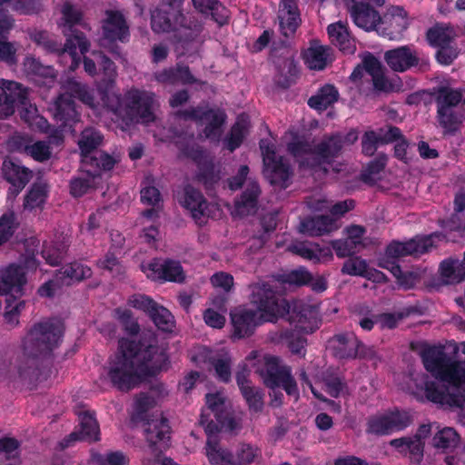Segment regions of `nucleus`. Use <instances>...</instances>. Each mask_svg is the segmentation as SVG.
Segmentation results:
<instances>
[{"label": "nucleus", "mask_w": 465, "mask_h": 465, "mask_svg": "<svg viewBox=\"0 0 465 465\" xmlns=\"http://www.w3.org/2000/svg\"><path fill=\"white\" fill-rule=\"evenodd\" d=\"M21 441L15 437L3 436L0 438V455L6 460H13L20 457Z\"/></svg>", "instance_id": "4d7b16f0"}, {"label": "nucleus", "mask_w": 465, "mask_h": 465, "mask_svg": "<svg viewBox=\"0 0 465 465\" xmlns=\"http://www.w3.org/2000/svg\"><path fill=\"white\" fill-rule=\"evenodd\" d=\"M382 131V129H380V133H377L373 130H369L363 134L361 137V153L364 155H374L379 145L393 143L401 136V131L397 126H389L384 134H381Z\"/></svg>", "instance_id": "b1692460"}, {"label": "nucleus", "mask_w": 465, "mask_h": 465, "mask_svg": "<svg viewBox=\"0 0 465 465\" xmlns=\"http://www.w3.org/2000/svg\"><path fill=\"white\" fill-rule=\"evenodd\" d=\"M245 400L250 411L253 412L262 411L263 408V392L262 389L250 386L240 391Z\"/></svg>", "instance_id": "5fc2aeb1"}, {"label": "nucleus", "mask_w": 465, "mask_h": 465, "mask_svg": "<svg viewBox=\"0 0 465 465\" xmlns=\"http://www.w3.org/2000/svg\"><path fill=\"white\" fill-rule=\"evenodd\" d=\"M411 417L406 411L395 410L368 418L366 432L376 436L391 435L401 431L411 424Z\"/></svg>", "instance_id": "4468645a"}, {"label": "nucleus", "mask_w": 465, "mask_h": 465, "mask_svg": "<svg viewBox=\"0 0 465 465\" xmlns=\"http://www.w3.org/2000/svg\"><path fill=\"white\" fill-rule=\"evenodd\" d=\"M368 264L365 260L361 257H349L341 267V273L351 276H365Z\"/></svg>", "instance_id": "e2e57ef3"}, {"label": "nucleus", "mask_w": 465, "mask_h": 465, "mask_svg": "<svg viewBox=\"0 0 465 465\" xmlns=\"http://www.w3.org/2000/svg\"><path fill=\"white\" fill-rule=\"evenodd\" d=\"M279 18L282 35L286 38L292 36L301 24L300 12L283 13Z\"/></svg>", "instance_id": "13d9d810"}, {"label": "nucleus", "mask_w": 465, "mask_h": 465, "mask_svg": "<svg viewBox=\"0 0 465 465\" xmlns=\"http://www.w3.org/2000/svg\"><path fill=\"white\" fill-rule=\"evenodd\" d=\"M199 423L203 427L207 435L205 445L206 456L212 465H233V453L228 449L220 447L218 425L210 420L207 415L203 412Z\"/></svg>", "instance_id": "dca6fc26"}, {"label": "nucleus", "mask_w": 465, "mask_h": 465, "mask_svg": "<svg viewBox=\"0 0 465 465\" xmlns=\"http://www.w3.org/2000/svg\"><path fill=\"white\" fill-rule=\"evenodd\" d=\"M50 110L52 111L54 119L60 127L72 128L74 124L80 121V114L73 99H65L64 96L58 95Z\"/></svg>", "instance_id": "cd10ccee"}, {"label": "nucleus", "mask_w": 465, "mask_h": 465, "mask_svg": "<svg viewBox=\"0 0 465 465\" xmlns=\"http://www.w3.org/2000/svg\"><path fill=\"white\" fill-rule=\"evenodd\" d=\"M171 428L166 418L147 420L144 424V435L153 451L161 450V447L168 445Z\"/></svg>", "instance_id": "a878e982"}, {"label": "nucleus", "mask_w": 465, "mask_h": 465, "mask_svg": "<svg viewBox=\"0 0 465 465\" xmlns=\"http://www.w3.org/2000/svg\"><path fill=\"white\" fill-rule=\"evenodd\" d=\"M93 55L96 59L99 71H101L106 78L113 80L117 74L114 62L101 51L94 52Z\"/></svg>", "instance_id": "774afa93"}, {"label": "nucleus", "mask_w": 465, "mask_h": 465, "mask_svg": "<svg viewBox=\"0 0 465 465\" xmlns=\"http://www.w3.org/2000/svg\"><path fill=\"white\" fill-rule=\"evenodd\" d=\"M433 234L416 235L406 242L391 241L385 248L384 252L377 258L380 268L392 269L400 272V259L406 256H420L433 247Z\"/></svg>", "instance_id": "39448f33"}, {"label": "nucleus", "mask_w": 465, "mask_h": 465, "mask_svg": "<svg viewBox=\"0 0 465 465\" xmlns=\"http://www.w3.org/2000/svg\"><path fill=\"white\" fill-rule=\"evenodd\" d=\"M90 43L85 35L81 31L73 32L65 40V54L71 59L69 69L74 71L81 63V56L77 53V48L82 54H85L89 50Z\"/></svg>", "instance_id": "c9c22d12"}, {"label": "nucleus", "mask_w": 465, "mask_h": 465, "mask_svg": "<svg viewBox=\"0 0 465 465\" xmlns=\"http://www.w3.org/2000/svg\"><path fill=\"white\" fill-rule=\"evenodd\" d=\"M165 393L164 385L160 382L152 385L150 392H141L134 401V410L137 417L144 420L149 410L156 405L157 399L163 397Z\"/></svg>", "instance_id": "4c0bfd02"}, {"label": "nucleus", "mask_w": 465, "mask_h": 465, "mask_svg": "<svg viewBox=\"0 0 465 465\" xmlns=\"http://www.w3.org/2000/svg\"><path fill=\"white\" fill-rule=\"evenodd\" d=\"M327 33L331 43L337 46L341 52L353 54L355 45L351 38L347 25L341 21L331 24L327 27Z\"/></svg>", "instance_id": "58836bf2"}, {"label": "nucleus", "mask_w": 465, "mask_h": 465, "mask_svg": "<svg viewBox=\"0 0 465 465\" xmlns=\"http://www.w3.org/2000/svg\"><path fill=\"white\" fill-rule=\"evenodd\" d=\"M460 441V435L450 427H445L440 430L432 438L433 447L444 451L454 450L459 445Z\"/></svg>", "instance_id": "c03bdc74"}, {"label": "nucleus", "mask_w": 465, "mask_h": 465, "mask_svg": "<svg viewBox=\"0 0 465 465\" xmlns=\"http://www.w3.org/2000/svg\"><path fill=\"white\" fill-rule=\"evenodd\" d=\"M264 165V175L272 185L286 189L289 186V180L292 175L290 164L282 156L276 153L275 146L272 143L264 144L260 143Z\"/></svg>", "instance_id": "9b49d317"}, {"label": "nucleus", "mask_w": 465, "mask_h": 465, "mask_svg": "<svg viewBox=\"0 0 465 465\" xmlns=\"http://www.w3.org/2000/svg\"><path fill=\"white\" fill-rule=\"evenodd\" d=\"M48 196V187L45 183H34L25 196L24 206L26 209L42 207Z\"/></svg>", "instance_id": "a18cd8bd"}, {"label": "nucleus", "mask_w": 465, "mask_h": 465, "mask_svg": "<svg viewBox=\"0 0 465 465\" xmlns=\"http://www.w3.org/2000/svg\"><path fill=\"white\" fill-rule=\"evenodd\" d=\"M102 141L103 135L94 128H86L82 132L78 145L83 166L95 168L101 166L105 171H111L114 167L116 163L114 158L107 153L97 150Z\"/></svg>", "instance_id": "1a4fd4ad"}, {"label": "nucleus", "mask_w": 465, "mask_h": 465, "mask_svg": "<svg viewBox=\"0 0 465 465\" xmlns=\"http://www.w3.org/2000/svg\"><path fill=\"white\" fill-rule=\"evenodd\" d=\"M338 99V89L333 84H326L308 99L307 104L312 109L322 112L336 103Z\"/></svg>", "instance_id": "a19ab883"}, {"label": "nucleus", "mask_w": 465, "mask_h": 465, "mask_svg": "<svg viewBox=\"0 0 465 465\" xmlns=\"http://www.w3.org/2000/svg\"><path fill=\"white\" fill-rule=\"evenodd\" d=\"M83 173L73 177L70 181V193L75 197H81L88 193L96 185V180L101 177L102 172L105 171L101 166L98 168L92 166H83L81 164Z\"/></svg>", "instance_id": "c756f323"}, {"label": "nucleus", "mask_w": 465, "mask_h": 465, "mask_svg": "<svg viewBox=\"0 0 465 465\" xmlns=\"http://www.w3.org/2000/svg\"><path fill=\"white\" fill-rule=\"evenodd\" d=\"M328 53L323 46H317L310 49L308 57L309 67L313 70H323L327 65Z\"/></svg>", "instance_id": "338daca9"}, {"label": "nucleus", "mask_w": 465, "mask_h": 465, "mask_svg": "<svg viewBox=\"0 0 465 465\" xmlns=\"http://www.w3.org/2000/svg\"><path fill=\"white\" fill-rule=\"evenodd\" d=\"M114 317L119 322L124 331L131 336H135L134 339H138L140 334V325L137 320L134 319L131 310L118 307L114 311Z\"/></svg>", "instance_id": "49530a36"}, {"label": "nucleus", "mask_w": 465, "mask_h": 465, "mask_svg": "<svg viewBox=\"0 0 465 465\" xmlns=\"http://www.w3.org/2000/svg\"><path fill=\"white\" fill-rule=\"evenodd\" d=\"M39 241L36 238L31 237L25 242V253L20 258V266L23 267L24 271H35L38 267L39 262L36 259L38 253Z\"/></svg>", "instance_id": "8fccbe9b"}, {"label": "nucleus", "mask_w": 465, "mask_h": 465, "mask_svg": "<svg viewBox=\"0 0 465 465\" xmlns=\"http://www.w3.org/2000/svg\"><path fill=\"white\" fill-rule=\"evenodd\" d=\"M407 14L402 7L393 6L391 14L382 17L376 30H381L382 35L391 40L401 38L403 33L408 28Z\"/></svg>", "instance_id": "5701e85b"}, {"label": "nucleus", "mask_w": 465, "mask_h": 465, "mask_svg": "<svg viewBox=\"0 0 465 465\" xmlns=\"http://www.w3.org/2000/svg\"><path fill=\"white\" fill-rule=\"evenodd\" d=\"M105 19L102 22L103 36L109 43H127L130 30L124 15L118 10H106Z\"/></svg>", "instance_id": "6ab92c4d"}, {"label": "nucleus", "mask_w": 465, "mask_h": 465, "mask_svg": "<svg viewBox=\"0 0 465 465\" xmlns=\"http://www.w3.org/2000/svg\"><path fill=\"white\" fill-rule=\"evenodd\" d=\"M312 280V273L303 267L292 270L282 275V282L294 286L309 285Z\"/></svg>", "instance_id": "6e6d98bb"}, {"label": "nucleus", "mask_w": 465, "mask_h": 465, "mask_svg": "<svg viewBox=\"0 0 465 465\" xmlns=\"http://www.w3.org/2000/svg\"><path fill=\"white\" fill-rule=\"evenodd\" d=\"M343 147V134L335 132L324 134L315 144L304 139H294L288 143L287 151L301 169L327 172L326 166L342 154Z\"/></svg>", "instance_id": "7ed1b4c3"}, {"label": "nucleus", "mask_w": 465, "mask_h": 465, "mask_svg": "<svg viewBox=\"0 0 465 465\" xmlns=\"http://www.w3.org/2000/svg\"><path fill=\"white\" fill-rule=\"evenodd\" d=\"M63 285L69 286L75 282H81L92 276V269L79 262L64 265L56 272Z\"/></svg>", "instance_id": "79ce46f5"}, {"label": "nucleus", "mask_w": 465, "mask_h": 465, "mask_svg": "<svg viewBox=\"0 0 465 465\" xmlns=\"http://www.w3.org/2000/svg\"><path fill=\"white\" fill-rule=\"evenodd\" d=\"M205 403L207 408L206 410L203 409L202 412H204L210 420H213L218 425L219 430L232 431L235 429L236 422L227 411L225 399L221 393H207Z\"/></svg>", "instance_id": "a211bd4d"}, {"label": "nucleus", "mask_w": 465, "mask_h": 465, "mask_svg": "<svg viewBox=\"0 0 465 465\" xmlns=\"http://www.w3.org/2000/svg\"><path fill=\"white\" fill-rule=\"evenodd\" d=\"M260 194L259 183L254 181L249 182L245 190L234 202L235 211L242 216L254 213L257 210Z\"/></svg>", "instance_id": "72a5a7b5"}, {"label": "nucleus", "mask_w": 465, "mask_h": 465, "mask_svg": "<svg viewBox=\"0 0 465 465\" xmlns=\"http://www.w3.org/2000/svg\"><path fill=\"white\" fill-rule=\"evenodd\" d=\"M250 289V302L259 312L272 318L283 317L289 312V302L271 284L256 282Z\"/></svg>", "instance_id": "6e6552de"}, {"label": "nucleus", "mask_w": 465, "mask_h": 465, "mask_svg": "<svg viewBox=\"0 0 465 465\" xmlns=\"http://www.w3.org/2000/svg\"><path fill=\"white\" fill-rule=\"evenodd\" d=\"M154 325L162 331L172 332L174 328V318L171 312L161 304L149 317Z\"/></svg>", "instance_id": "3c124183"}, {"label": "nucleus", "mask_w": 465, "mask_h": 465, "mask_svg": "<svg viewBox=\"0 0 465 465\" xmlns=\"http://www.w3.org/2000/svg\"><path fill=\"white\" fill-rule=\"evenodd\" d=\"M125 98V114L130 122L145 124L154 122V93L133 89L127 93Z\"/></svg>", "instance_id": "f8f14e48"}, {"label": "nucleus", "mask_w": 465, "mask_h": 465, "mask_svg": "<svg viewBox=\"0 0 465 465\" xmlns=\"http://www.w3.org/2000/svg\"><path fill=\"white\" fill-rule=\"evenodd\" d=\"M259 373L267 388L271 390L282 388L287 395L299 398L298 385L292 375L291 368L281 365L277 356H265L264 366L259 370Z\"/></svg>", "instance_id": "0eeeda50"}, {"label": "nucleus", "mask_w": 465, "mask_h": 465, "mask_svg": "<svg viewBox=\"0 0 465 465\" xmlns=\"http://www.w3.org/2000/svg\"><path fill=\"white\" fill-rule=\"evenodd\" d=\"M329 343L333 357L340 361L371 360L375 356L373 347L364 344L353 332L335 334Z\"/></svg>", "instance_id": "9d476101"}, {"label": "nucleus", "mask_w": 465, "mask_h": 465, "mask_svg": "<svg viewBox=\"0 0 465 465\" xmlns=\"http://www.w3.org/2000/svg\"><path fill=\"white\" fill-rule=\"evenodd\" d=\"M176 199L181 206L190 211L192 217L196 222L208 216V203L201 191L193 185H184L183 190L177 193Z\"/></svg>", "instance_id": "4be33fe9"}, {"label": "nucleus", "mask_w": 465, "mask_h": 465, "mask_svg": "<svg viewBox=\"0 0 465 465\" xmlns=\"http://www.w3.org/2000/svg\"><path fill=\"white\" fill-rule=\"evenodd\" d=\"M281 338L287 343L292 353L302 357L305 356V346L307 344V339L305 337L292 330H286L282 332Z\"/></svg>", "instance_id": "603ef678"}, {"label": "nucleus", "mask_w": 465, "mask_h": 465, "mask_svg": "<svg viewBox=\"0 0 465 465\" xmlns=\"http://www.w3.org/2000/svg\"><path fill=\"white\" fill-rule=\"evenodd\" d=\"M19 111L22 120L30 124L36 112L28 98L27 89L15 81L0 80V119H5Z\"/></svg>", "instance_id": "423d86ee"}, {"label": "nucleus", "mask_w": 465, "mask_h": 465, "mask_svg": "<svg viewBox=\"0 0 465 465\" xmlns=\"http://www.w3.org/2000/svg\"><path fill=\"white\" fill-rule=\"evenodd\" d=\"M153 79L160 84H193L197 79L192 74L190 67L183 63H177L174 66L164 68L153 74Z\"/></svg>", "instance_id": "c85d7f7f"}, {"label": "nucleus", "mask_w": 465, "mask_h": 465, "mask_svg": "<svg viewBox=\"0 0 465 465\" xmlns=\"http://www.w3.org/2000/svg\"><path fill=\"white\" fill-rule=\"evenodd\" d=\"M128 304L136 310L143 312L150 317L159 303L148 295L134 294L129 298Z\"/></svg>", "instance_id": "bf43d9fd"}, {"label": "nucleus", "mask_w": 465, "mask_h": 465, "mask_svg": "<svg viewBox=\"0 0 465 465\" xmlns=\"http://www.w3.org/2000/svg\"><path fill=\"white\" fill-rule=\"evenodd\" d=\"M440 273L446 282L459 283L465 280V263L459 260H443L440 264Z\"/></svg>", "instance_id": "37998d69"}, {"label": "nucleus", "mask_w": 465, "mask_h": 465, "mask_svg": "<svg viewBox=\"0 0 465 465\" xmlns=\"http://www.w3.org/2000/svg\"><path fill=\"white\" fill-rule=\"evenodd\" d=\"M427 40L434 47H441L450 45L452 37L447 28L434 26L428 30Z\"/></svg>", "instance_id": "052dcab7"}, {"label": "nucleus", "mask_w": 465, "mask_h": 465, "mask_svg": "<svg viewBox=\"0 0 465 465\" xmlns=\"http://www.w3.org/2000/svg\"><path fill=\"white\" fill-rule=\"evenodd\" d=\"M424 392L430 402L460 408V400L462 397L459 396V386L454 391L449 392L447 387H440L437 381L428 380L424 382Z\"/></svg>", "instance_id": "7c9ffc66"}, {"label": "nucleus", "mask_w": 465, "mask_h": 465, "mask_svg": "<svg viewBox=\"0 0 465 465\" xmlns=\"http://www.w3.org/2000/svg\"><path fill=\"white\" fill-rule=\"evenodd\" d=\"M244 139V126L236 122L231 128L228 136L226 137L224 143L225 147L231 152H234L237 148H239Z\"/></svg>", "instance_id": "69168bd1"}, {"label": "nucleus", "mask_w": 465, "mask_h": 465, "mask_svg": "<svg viewBox=\"0 0 465 465\" xmlns=\"http://www.w3.org/2000/svg\"><path fill=\"white\" fill-rule=\"evenodd\" d=\"M202 123L205 122L203 129L204 137L211 141L218 142L223 134V128L227 121L226 112L220 107L203 106L202 113Z\"/></svg>", "instance_id": "393cba45"}, {"label": "nucleus", "mask_w": 465, "mask_h": 465, "mask_svg": "<svg viewBox=\"0 0 465 465\" xmlns=\"http://www.w3.org/2000/svg\"><path fill=\"white\" fill-rule=\"evenodd\" d=\"M297 322L299 327L307 333H312L319 328L316 312L311 306H306L300 312Z\"/></svg>", "instance_id": "0e129e2a"}, {"label": "nucleus", "mask_w": 465, "mask_h": 465, "mask_svg": "<svg viewBox=\"0 0 465 465\" xmlns=\"http://www.w3.org/2000/svg\"><path fill=\"white\" fill-rule=\"evenodd\" d=\"M100 429L94 415L89 411H84L80 415V430L70 433L64 439L62 445L67 448L72 442L84 440L94 442L100 440Z\"/></svg>", "instance_id": "bb28decb"}, {"label": "nucleus", "mask_w": 465, "mask_h": 465, "mask_svg": "<svg viewBox=\"0 0 465 465\" xmlns=\"http://www.w3.org/2000/svg\"><path fill=\"white\" fill-rule=\"evenodd\" d=\"M147 277L155 282H182L184 280L183 267L179 262L172 259L154 258L142 265Z\"/></svg>", "instance_id": "f3484780"}, {"label": "nucleus", "mask_w": 465, "mask_h": 465, "mask_svg": "<svg viewBox=\"0 0 465 465\" xmlns=\"http://www.w3.org/2000/svg\"><path fill=\"white\" fill-rule=\"evenodd\" d=\"M1 282L7 294L14 293L22 296L24 294L23 288L27 282L25 272L18 264H10L2 272Z\"/></svg>", "instance_id": "473e14b6"}, {"label": "nucleus", "mask_w": 465, "mask_h": 465, "mask_svg": "<svg viewBox=\"0 0 465 465\" xmlns=\"http://www.w3.org/2000/svg\"><path fill=\"white\" fill-rule=\"evenodd\" d=\"M463 88L450 85H438L433 88L431 95L436 105V122L444 136H454L460 132L465 117L459 109L463 98Z\"/></svg>", "instance_id": "20e7f679"}, {"label": "nucleus", "mask_w": 465, "mask_h": 465, "mask_svg": "<svg viewBox=\"0 0 465 465\" xmlns=\"http://www.w3.org/2000/svg\"><path fill=\"white\" fill-rule=\"evenodd\" d=\"M385 0H350L347 3L348 11L353 23L365 31L378 28L382 17L378 7H381Z\"/></svg>", "instance_id": "2eb2a0df"}, {"label": "nucleus", "mask_w": 465, "mask_h": 465, "mask_svg": "<svg viewBox=\"0 0 465 465\" xmlns=\"http://www.w3.org/2000/svg\"><path fill=\"white\" fill-rule=\"evenodd\" d=\"M14 293L6 294L5 307V320L11 326H15L19 323L18 316L25 307V301L20 299Z\"/></svg>", "instance_id": "de8ad7c7"}, {"label": "nucleus", "mask_w": 465, "mask_h": 465, "mask_svg": "<svg viewBox=\"0 0 465 465\" xmlns=\"http://www.w3.org/2000/svg\"><path fill=\"white\" fill-rule=\"evenodd\" d=\"M185 17L179 0H163L151 15V27L154 33H169L184 26Z\"/></svg>", "instance_id": "ddd939ff"}, {"label": "nucleus", "mask_w": 465, "mask_h": 465, "mask_svg": "<svg viewBox=\"0 0 465 465\" xmlns=\"http://www.w3.org/2000/svg\"><path fill=\"white\" fill-rule=\"evenodd\" d=\"M232 327V339L241 340L251 337L260 324L257 312L252 309L238 307L230 312Z\"/></svg>", "instance_id": "aec40b11"}, {"label": "nucleus", "mask_w": 465, "mask_h": 465, "mask_svg": "<svg viewBox=\"0 0 465 465\" xmlns=\"http://www.w3.org/2000/svg\"><path fill=\"white\" fill-rule=\"evenodd\" d=\"M4 178L15 187L23 189L30 181L32 172L21 166L19 162L13 159H5L2 165Z\"/></svg>", "instance_id": "e433bc0d"}, {"label": "nucleus", "mask_w": 465, "mask_h": 465, "mask_svg": "<svg viewBox=\"0 0 465 465\" xmlns=\"http://www.w3.org/2000/svg\"><path fill=\"white\" fill-rule=\"evenodd\" d=\"M168 362V355L159 348L155 333L144 330L138 339L119 340L118 350L105 368L106 379L114 388L128 392L145 378L166 369Z\"/></svg>", "instance_id": "f257e3e1"}, {"label": "nucleus", "mask_w": 465, "mask_h": 465, "mask_svg": "<svg viewBox=\"0 0 465 465\" xmlns=\"http://www.w3.org/2000/svg\"><path fill=\"white\" fill-rule=\"evenodd\" d=\"M63 336L60 322L52 320L35 323L23 341V351L18 357L19 378L28 383L41 380L40 357L49 355L58 346Z\"/></svg>", "instance_id": "f03ea898"}, {"label": "nucleus", "mask_w": 465, "mask_h": 465, "mask_svg": "<svg viewBox=\"0 0 465 465\" xmlns=\"http://www.w3.org/2000/svg\"><path fill=\"white\" fill-rule=\"evenodd\" d=\"M388 156L384 153H380L378 155L371 161L363 173H361V179L363 182L372 180L374 175L381 173L387 165Z\"/></svg>", "instance_id": "680f3d73"}, {"label": "nucleus", "mask_w": 465, "mask_h": 465, "mask_svg": "<svg viewBox=\"0 0 465 465\" xmlns=\"http://www.w3.org/2000/svg\"><path fill=\"white\" fill-rule=\"evenodd\" d=\"M337 228L336 219L323 214L305 217L300 223V232L312 237L329 234Z\"/></svg>", "instance_id": "2f4dec72"}, {"label": "nucleus", "mask_w": 465, "mask_h": 465, "mask_svg": "<svg viewBox=\"0 0 465 465\" xmlns=\"http://www.w3.org/2000/svg\"><path fill=\"white\" fill-rule=\"evenodd\" d=\"M261 458V449L250 443H241L233 453V465H250Z\"/></svg>", "instance_id": "09e8293b"}, {"label": "nucleus", "mask_w": 465, "mask_h": 465, "mask_svg": "<svg viewBox=\"0 0 465 465\" xmlns=\"http://www.w3.org/2000/svg\"><path fill=\"white\" fill-rule=\"evenodd\" d=\"M59 96H64L65 99H78L83 104L93 106L94 97L88 86L74 78L68 77L61 84V93Z\"/></svg>", "instance_id": "f704fd0d"}, {"label": "nucleus", "mask_w": 465, "mask_h": 465, "mask_svg": "<svg viewBox=\"0 0 465 465\" xmlns=\"http://www.w3.org/2000/svg\"><path fill=\"white\" fill-rule=\"evenodd\" d=\"M63 18L65 22L64 29L63 30L64 35L68 36L74 31H79L74 28V25L79 24L82 20V13L75 8L73 5L66 3L62 8Z\"/></svg>", "instance_id": "864d4df0"}, {"label": "nucleus", "mask_w": 465, "mask_h": 465, "mask_svg": "<svg viewBox=\"0 0 465 465\" xmlns=\"http://www.w3.org/2000/svg\"><path fill=\"white\" fill-rule=\"evenodd\" d=\"M194 8L203 15H211L220 26L229 22V10L219 0H192Z\"/></svg>", "instance_id": "ea45409f"}, {"label": "nucleus", "mask_w": 465, "mask_h": 465, "mask_svg": "<svg viewBox=\"0 0 465 465\" xmlns=\"http://www.w3.org/2000/svg\"><path fill=\"white\" fill-rule=\"evenodd\" d=\"M384 60L392 71L399 73L406 72L423 63L417 51L410 45H402L386 51Z\"/></svg>", "instance_id": "412c9836"}]
</instances>
